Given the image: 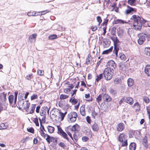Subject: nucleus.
I'll list each match as a JSON object with an SVG mask.
<instances>
[{
	"mask_svg": "<svg viewBox=\"0 0 150 150\" xmlns=\"http://www.w3.org/2000/svg\"><path fill=\"white\" fill-rule=\"evenodd\" d=\"M37 74L38 75H43V74L42 73V71L40 70H38L37 71Z\"/></svg>",
	"mask_w": 150,
	"mask_h": 150,
	"instance_id": "nucleus-62",
	"label": "nucleus"
},
{
	"mask_svg": "<svg viewBox=\"0 0 150 150\" xmlns=\"http://www.w3.org/2000/svg\"><path fill=\"white\" fill-rule=\"evenodd\" d=\"M79 126L77 124L73 125L71 129V130L74 132L79 131Z\"/></svg>",
	"mask_w": 150,
	"mask_h": 150,
	"instance_id": "nucleus-17",
	"label": "nucleus"
},
{
	"mask_svg": "<svg viewBox=\"0 0 150 150\" xmlns=\"http://www.w3.org/2000/svg\"><path fill=\"white\" fill-rule=\"evenodd\" d=\"M46 140L47 142L49 143H50L51 142L54 141L55 143L57 142V140L55 138L53 137H51L48 135V137L47 136L46 138Z\"/></svg>",
	"mask_w": 150,
	"mask_h": 150,
	"instance_id": "nucleus-12",
	"label": "nucleus"
},
{
	"mask_svg": "<svg viewBox=\"0 0 150 150\" xmlns=\"http://www.w3.org/2000/svg\"><path fill=\"white\" fill-rule=\"evenodd\" d=\"M97 21L99 23V25L101 23L102 20L101 19V18L100 16H98L97 17Z\"/></svg>",
	"mask_w": 150,
	"mask_h": 150,
	"instance_id": "nucleus-54",
	"label": "nucleus"
},
{
	"mask_svg": "<svg viewBox=\"0 0 150 150\" xmlns=\"http://www.w3.org/2000/svg\"><path fill=\"white\" fill-rule=\"evenodd\" d=\"M145 73L147 75H150V66L147 65L145 68Z\"/></svg>",
	"mask_w": 150,
	"mask_h": 150,
	"instance_id": "nucleus-20",
	"label": "nucleus"
},
{
	"mask_svg": "<svg viewBox=\"0 0 150 150\" xmlns=\"http://www.w3.org/2000/svg\"><path fill=\"white\" fill-rule=\"evenodd\" d=\"M141 20L138 16L134 15L131 18V20L133 21V29L137 30H140L141 29L142 25H143L146 23L147 21L142 18Z\"/></svg>",
	"mask_w": 150,
	"mask_h": 150,
	"instance_id": "nucleus-1",
	"label": "nucleus"
},
{
	"mask_svg": "<svg viewBox=\"0 0 150 150\" xmlns=\"http://www.w3.org/2000/svg\"><path fill=\"white\" fill-rule=\"evenodd\" d=\"M14 99V96L13 95H10L8 97V100L10 104L12 103Z\"/></svg>",
	"mask_w": 150,
	"mask_h": 150,
	"instance_id": "nucleus-39",
	"label": "nucleus"
},
{
	"mask_svg": "<svg viewBox=\"0 0 150 150\" xmlns=\"http://www.w3.org/2000/svg\"><path fill=\"white\" fill-rule=\"evenodd\" d=\"M118 23L124 24L125 23H127V22L123 20L118 19L116 20L115 21V23L117 24Z\"/></svg>",
	"mask_w": 150,
	"mask_h": 150,
	"instance_id": "nucleus-40",
	"label": "nucleus"
},
{
	"mask_svg": "<svg viewBox=\"0 0 150 150\" xmlns=\"http://www.w3.org/2000/svg\"><path fill=\"white\" fill-rule=\"evenodd\" d=\"M97 113L95 112V110H93L92 113V116L94 118H95V117L97 115Z\"/></svg>",
	"mask_w": 150,
	"mask_h": 150,
	"instance_id": "nucleus-50",
	"label": "nucleus"
},
{
	"mask_svg": "<svg viewBox=\"0 0 150 150\" xmlns=\"http://www.w3.org/2000/svg\"><path fill=\"white\" fill-rule=\"evenodd\" d=\"M134 83L133 80L131 78H129L127 80V84L129 86H132L133 84Z\"/></svg>",
	"mask_w": 150,
	"mask_h": 150,
	"instance_id": "nucleus-28",
	"label": "nucleus"
},
{
	"mask_svg": "<svg viewBox=\"0 0 150 150\" xmlns=\"http://www.w3.org/2000/svg\"><path fill=\"white\" fill-rule=\"evenodd\" d=\"M109 91L110 93L112 95H115L117 93L116 91L112 88L110 89Z\"/></svg>",
	"mask_w": 150,
	"mask_h": 150,
	"instance_id": "nucleus-42",
	"label": "nucleus"
},
{
	"mask_svg": "<svg viewBox=\"0 0 150 150\" xmlns=\"http://www.w3.org/2000/svg\"><path fill=\"white\" fill-rule=\"evenodd\" d=\"M71 91V89L69 88H66L64 90V91L66 93H67L68 92H70Z\"/></svg>",
	"mask_w": 150,
	"mask_h": 150,
	"instance_id": "nucleus-64",
	"label": "nucleus"
},
{
	"mask_svg": "<svg viewBox=\"0 0 150 150\" xmlns=\"http://www.w3.org/2000/svg\"><path fill=\"white\" fill-rule=\"evenodd\" d=\"M61 135L65 139L67 140H69L68 138L67 137V134L64 132L62 133Z\"/></svg>",
	"mask_w": 150,
	"mask_h": 150,
	"instance_id": "nucleus-44",
	"label": "nucleus"
},
{
	"mask_svg": "<svg viewBox=\"0 0 150 150\" xmlns=\"http://www.w3.org/2000/svg\"><path fill=\"white\" fill-rule=\"evenodd\" d=\"M48 131L50 133H52L54 130V128L53 127L50 126H48L47 127Z\"/></svg>",
	"mask_w": 150,
	"mask_h": 150,
	"instance_id": "nucleus-27",
	"label": "nucleus"
},
{
	"mask_svg": "<svg viewBox=\"0 0 150 150\" xmlns=\"http://www.w3.org/2000/svg\"><path fill=\"white\" fill-rule=\"evenodd\" d=\"M36 13H34V12H28V13L27 15L29 16H37V15H36Z\"/></svg>",
	"mask_w": 150,
	"mask_h": 150,
	"instance_id": "nucleus-47",
	"label": "nucleus"
},
{
	"mask_svg": "<svg viewBox=\"0 0 150 150\" xmlns=\"http://www.w3.org/2000/svg\"><path fill=\"white\" fill-rule=\"evenodd\" d=\"M38 98L37 94H34L31 97V100H33L37 99Z\"/></svg>",
	"mask_w": 150,
	"mask_h": 150,
	"instance_id": "nucleus-48",
	"label": "nucleus"
},
{
	"mask_svg": "<svg viewBox=\"0 0 150 150\" xmlns=\"http://www.w3.org/2000/svg\"><path fill=\"white\" fill-rule=\"evenodd\" d=\"M93 59L91 55L88 54V58L86 59V64L87 65H88L90 64V60Z\"/></svg>",
	"mask_w": 150,
	"mask_h": 150,
	"instance_id": "nucleus-22",
	"label": "nucleus"
},
{
	"mask_svg": "<svg viewBox=\"0 0 150 150\" xmlns=\"http://www.w3.org/2000/svg\"><path fill=\"white\" fill-rule=\"evenodd\" d=\"M136 0H128V3L131 6L135 5Z\"/></svg>",
	"mask_w": 150,
	"mask_h": 150,
	"instance_id": "nucleus-35",
	"label": "nucleus"
},
{
	"mask_svg": "<svg viewBox=\"0 0 150 150\" xmlns=\"http://www.w3.org/2000/svg\"><path fill=\"white\" fill-rule=\"evenodd\" d=\"M86 120L87 122L89 123L90 124L91 122V120L90 118V117L89 116H88L86 117Z\"/></svg>",
	"mask_w": 150,
	"mask_h": 150,
	"instance_id": "nucleus-59",
	"label": "nucleus"
},
{
	"mask_svg": "<svg viewBox=\"0 0 150 150\" xmlns=\"http://www.w3.org/2000/svg\"><path fill=\"white\" fill-rule=\"evenodd\" d=\"M103 98L104 100L107 102H110L112 100L111 97L107 94H104L103 96Z\"/></svg>",
	"mask_w": 150,
	"mask_h": 150,
	"instance_id": "nucleus-13",
	"label": "nucleus"
},
{
	"mask_svg": "<svg viewBox=\"0 0 150 150\" xmlns=\"http://www.w3.org/2000/svg\"><path fill=\"white\" fill-rule=\"evenodd\" d=\"M35 105L32 104L30 107V112L29 113L30 114H32L35 111Z\"/></svg>",
	"mask_w": 150,
	"mask_h": 150,
	"instance_id": "nucleus-34",
	"label": "nucleus"
},
{
	"mask_svg": "<svg viewBox=\"0 0 150 150\" xmlns=\"http://www.w3.org/2000/svg\"><path fill=\"white\" fill-rule=\"evenodd\" d=\"M145 53L146 55L150 56V47H146L145 49Z\"/></svg>",
	"mask_w": 150,
	"mask_h": 150,
	"instance_id": "nucleus-29",
	"label": "nucleus"
},
{
	"mask_svg": "<svg viewBox=\"0 0 150 150\" xmlns=\"http://www.w3.org/2000/svg\"><path fill=\"white\" fill-rule=\"evenodd\" d=\"M91 29L92 31H94L97 29V27L96 26H91Z\"/></svg>",
	"mask_w": 150,
	"mask_h": 150,
	"instance_id": "nucleus-61",
	"label": "nucleus"
},
{
	"mask_svg": "<svg viewBox=\"0 0 150 150\" xmlns=\"http://www.w3.org/2000/svg\"><path fill=\"white\" fill-rule=\"evenodd\" d=\"M147 37V35L146 34H144L140 36L138 40V43L139 45H142L146 40V38Z\"/></svg>",
	"mask_w": 150,
	"mask_h": 150,
	"instance_id": "nucleus-8",
	"label": "nucleus"
},
{
	"mask_svg": "<svg viewBox=\"0 0 150 150\" xmlns=\"http://www.w3.org/2000/svg\"><path fill=\"white\" fill-rule=\"evenodd\" d=\"M69 101L72 105H75L78 102V100L77 99L73 98H70Z\"/></svg>",
	"mask_w": 150,
	"mask_h": 150,
	"instance_id": "nucleus-25",
	"label": "nucleus"
},
{
	"mask_svg": "<svg viewBox=\"0 0 150 150\" xmlns=\"http://www.w3.org/2000/svg\"><path fill=\"white\" fill-rule=\"evenodd\" d=\"M39 121H40V125H41V127H42L41 128H40L41 129H43V131H45V129H44V126L42 125L41 120V118H40L39 117Z\"/></svg>",
	"mask_w": 150,
	"mask_h": 150,
	"instance_id": "nucleus-57",
	"label": "nucleus"
},
{
	"mask_svg": "<svg viewBox=\"0 0 150 150\" xmlns=\"http://www.w3.org/2000/svg\"><path fill=\"white\" fill-rule=\"evenodd\" d=\"M109 20L108 19H105L104 22L102 23V24L103 26L105 25L106 26L107 24L108 21Z\"/></svg>",
	"mask_w": 150,
	"mask_h": 150,
	"instance_id": "nucleus-49",
	"label": "nucleus"
},
{
	"mask_svg": "<svg viewBox=\"0 0 150 150\" xmlns=\"http://www.w3.org/2000/svg\"><path fill=\"white\" fill-rule=\"evenodd\" d=\"M40 133L42 136L44 137V138L47 137V136L48 137V135L47 134H45L43 132V129L40 128Z\"/></svg>",
	"mask_w": 150,
	"mask_h": 150,
	"instance_id": "nucleus-37",
	"label": "nucleus"
},
{
	"mask_svg": "<svg viewBox=\"0 0 150 150\" xmlns=\"http://www.w3.org/2000/svg\"><path fill=\"white\" fill-rule=\"evenodd\" d=\"M59 116L61 118V120L62 121L63 120L65 115L67 113V112H65L64 113H62L61 112H59Z\"/></svg>",
	"mask_w": 150,
	"mask_h": 150,
	"instance_id": "nucleus-32",
	"label": "nucleus"
},
{
	"mask_svg": "<svg viewBox=\"0 0 150 150\" xmlns=\"http://www.w3.org/2000/svg\"><path fill=\"white\" fill-rule=\"evenodd\" d=\"M110 38L113 42L114 45V50L113 51V53L115 54L117 57L118 55V52L119 50V45L118 44L120 43V41L116 36L111 37Z\"/></svg>",
	"mask_w": 150,
	"mask_h": 150,
	"instance_id": "nucleus-2",
	"label": "nucleus"
},
{
	"mask_svg": "<svg viewBox=\"0 0 150 150\" xmlns=\"http://www.w3.org/2000/svg\"><path fill=\"white\" fill-rule=\"evenodd\" d=\"M127 8L125 11V14L126 15L129 14H132L136 12L137 9L136 8H133L128 5L127 6Z\"/></svg>",
	"mask_w": 150,
	"mask_h": 150,
	"instance_id": "nucleus-5",
	"label": "nucleus"
},
{
	"mask_svg": "<svg viewBox=\"0 0 150 150\" xmlns=\"http://www.w3.org/2000/svg\"><path fill=\"white\" fill-rule=\"evenodd\" d=\"M107 65L109 66V67H111L115 69L116 67V64L115 62L113 60H110L108 62Z\"/></svg>",
	"mask_w": 150,
	"mask_h": 150,
	"instance_id": "nucleus-9",
	"label": "nucleus"
},
{
	"mask_svg": "<svg viewBox=\"0 0 150 150\" xmlns=\"http://www.w3.org/2000/svg\"><path fill=\"white\" fill-rule=\"evenodd\" d=\"M33 122L35 124V125L36 126H39L38 119L36 117L35 118H34L33 120Z\"/></svg>",
	"mask_w": 150,
	"mask_h": 150,
	"instance_id": "nucleus-45",
	"label": "nucleus"
},
{
	"mask_svg": "<svg viewBox=\"0 0 150 150\" xmlns=\"http://www.w3.org/2000/svg\"><path fill=\"white\" fill-rule=\"evenodd\" d=\"M72 82L74 84H73L71 86H70L71 87V88H72L74 86H75V88H78V86L79 84V83L80 82V81L79 80V79L78 77L76 78H75L72 79Z\"/></svg>",
	"mask_w": 150,
	"mask_h": 150,
	"instance_id": "nucleus-6",
	"label": "nucleus"
},
{
	"mask_svg": "<svg viewBox=\"0 0 150 150\" xmlns=\"http://www.w3.org/2000/svg\"><path fill=\"white\" fill-rule=\"evenodd\" d=\"M125 125L123 123H120L117 126V130L118 131H122L124 129Z\"/></svg>",
	"mask_w": 150,
	"mask_h": 150,
	"instance_id": "nucleus-10",
	"label": "nucleus"
},
{
	"mask_svg": "<svg viewBox=\"0 0 150 150\" xmlns=\"http://www.w3.org/2000/svg\"><path fill=\"white\" fill-rule=\"evenodd\" d=\"M6 96L7 93L4 92H3L1 95H0V112L3 110V106H5L6 103Z\"/></svg>",
	"mask_w": 150,
	"mask_h": 150,
	"instance_id": "nucleus-3",
	"label": "nucleus"
},
{
	"mask_svg": "<svg viewBox=\"0 0 150 150\" xmlns=\"http://www.w3.org/2000/svg\"><path fill=\"white\" fill-rule=\"evenodd\" d=\"M103 76H97L96 77V80L97 82L101 79L102 78V77Z\"/></svg>",
	"mask_w": 150,
	"mask_h": 150,
	"instance_id": "nucleus-56",
	"label": "nucleus"
},
{
	"mask_svg": "<svg viewBox=\"0 0 150 150\" xmlns=\"http://www.w3.org/2000/svg\"><path fill=\"white\" fill-rule=\"evenodd\" d=\"M58 133L61 134L64 131L62 129L61 127H58Z\"/></svg>",
	"mask_w": 150,
	"mask_h": 150,
	"instance_id": "nucleus-52",
	"label": "nucleus"
},
{
	"mask_svg": "<svg viewBox=\"0 0 150 150\" xmlns=\"http://www.w3.org/2000/svg\"><path fill=\"white\" fill-rule=\"evenodd\" d=\"M48 38L49 40H52L57 38V36L56 35H52L49 36Z\"/></svg>",
	"mask_w": 150,
	"mask_h": 150,
	"instance_id": "nucleus-43",
	"label": "nucleus"
},
{
	"mask_svg": "<svg viewBox=\"0 0 150 150\" xmlns=\"http://www.w3.org/2000/svg\"><path fill=\"white\" fill-rule=\"evenodd\" d=\"M67 116V120L69 122H74L76 120L77 115L75 112H71Z\"/></svg>",
	"mask_w": 150,
	"mask_h": 150,
	"instance_id": "nucleus-4",
	"label": "nucleus"
},
{
	"mask_svg": "<svg viewBox=\"0 0 150 150\" xmlns=\"http://www.w3.org/2000/svg\"><path fill=\"white\" fill-rule=\"evenodd\" d=\"M122 142V146H126L127 145V141L126 140L124 141L123 142Z\"/></svg>",
	"mask_w": 150,
	"mask_h": 150,
	"instance_id": "nucleus-58",
	"label": "nucleus"
},
{
	"mask_svg": "<svg viewBox=\"0 0 150 150\" xmlns=\"http://www.w3.org/2000/svg\"><path fill=\"white\" fill-rule=\"evenodd\" d=\"M132 107L133 108L137 110H140V106L138 103L137 102L134 104Z\"/></svg>",
	"mask_w": 150,
	"mask_h": 150,
	"instance_id": "nucleus-26",
	"label": "nucleus"
},
{
	"mask_svg": "<svg viewBox=\"0 0 150 150\" xmlns=\"http://www.w3.org/2000/svg\"><path fill=\"white\" fill-rule=\"evenodd\" d=\"M143 100L146 103H148L150 102V99L147 97H144Z\"/></svg>",
	"mask_w": 150,
	"mask_h": 150,
	"instance_id": "nucleus-46",
	"label": "nucleus"
},
{
	"mask_svg": "<svg viewBox=\"0 0 150 150\" xmlns=\"http://www.w3.org/2000/svg\"><path fill=\"white\" fill-rule=\"evenodd\" d=\"M119 57L121 59L123 60H125L126 59V57L124 54L119 53Z\"/></svg>",
	"mask_w": 150,
	"mask_h": 150,
	"instance_id": "nucleus-36",
	"label": "nucleus"
},
{
	"mask_svg": "<svg viewBox=\"0 0 150 150\" xmlns=\"http://www.w3.org/2000/svg\"><path fill=\"white\" fill-rule=\"evenodd\" d=\"M110 40L107 38H104L103 39V42L104 43V47H106L108 46V44L110 45Z\"/></svg>",
	"mask_w": 150,
	"mask_h": 150,
	"instance_id": "nucleus-14",
	"label": "nucleus"
},
{
	"mask_svg": "<svg viewBox=\"0 0 150 150\" xmlns=\"http://www.w3.org/2000/svg\"><path fill=\"white\" fill-rule=\"evenodd\" d=\"M101 100V96L100 95H99L97 98H96V100L98 102V103H99L100 102Z\"/></svg>",
	"mask_w": 150,
	"mask_h": 150,
	"instance_id": "nucleus-53",
	"label": "nucleus"
},
{
	"mask_svg": "<svg viewBox=\"0 0 150 150\" xmlns=\"http://www.w3.org/2000/svg\"><path fill=\"white\" fill-rule=\"evenodd\" d=\"M113 70V69L110 67H107L105 68L104 70L103 75H108L109 74L110 75H112Z\"/></svg>",
	"mask_w": 150,
	"mask_h": 150,
	"instance_id": "nucleus-7",
	"label": "nucleus"
},
{
	"mask_svg": "<svg viewBox=\"0 0 150 150\" xmlns=\"http://www.w3.org/2000/svg\"><path fill=\"white\" fill-rule=\"evenodd\" d=\"M36 34H32L31 35H30L29 37V40H30L31 42H32V41L31 40H35L36 37Z\"/></svg>",
	"mask_w": 150,
	"mask_h": 150,
	"instance_id": "nucleus-33",
	"label": "nucleus"
},
{
	"mask_svg": "<svg viewBox=\"0 0 150 150\" xmlns=\"http://www.w3.org/2000/svg\"><path fill=\"white\" fill-rule=\"evenodd\" d=\"M82 139L83 141L86 142L88 139V138L86 137H83Z\"/></svg>",
	"mask_w": 150,
	"mask_h": 150,
	"instance_id": "nucleus-60",
	"label": "nucleus"
},
{
	"mask_svg": "<svg viewBox=\"0 0 150 150\" xmlns=\"http://www.w3.org/2000/svg\"><path fill=\"white\" fill-rule=\"evenodd\" d=\"M91 128L93 131H97L99 129V125L98 123L95 122L92 125Z\"/></svg>",
	"mask_w": 150,
	"mask_h": 150,
	"instance_id": "nucleus-11",
	"label": "nucleus"
},
{
	"mask_svg": "<svg viewBox=\"0 0 150 150\" xmlns=\"http://www.w3.org/2000/svg\"><path fill=\"white\" fill-rule=\"evenodd\" d=\"M121 82V79L120 78H115L114 80V83L115 84H118Z\"/></svg>",
	"mask_w": 150,
	"mask_h": 150,
	"instance_id": "nucleus-38",
	"label": "nucleus"
},
{
	"mask_svg": "<svg viewBox=\"0 0 150 150\" xmlns=\"http://www.w3.org/2000/svg\"><path fill=\"white\" fill-rule=\"evenodd\" d=\"M27 130L28 132H31V133H34V129L33 128L31 127L29 128H28L27 129Z\"/></svg>",
	"mask_w": 150,
	"mask_h": 150,
	"instance_id": "nucleus-55",
	"label": "nucleus"
},
{
	"mask_svg": "<svg viewBox=\"0 0 150 150\" xmlns=\"http://www.w3.org/2000/svg\"><path fill=\"white\" fill-rule=\"evenodd\" d=\"M147 137L146 136H145L143 139V143L144 144V146L145 147H147L148 145H147Z\"/></svg>",
	"mask_w": 150,
	"mask_h": 150,
	"instance_id": "nucleus-30",
	"label": "nucleus"
},
{
	"mask_svg": "<svg viewBox=\"0 0 150 150\" xmlns=\"http://www.w3.org/2000/svg\"><path fill=\"white\" fill-rule=\"evenodd\" d=\"M80 112L81 114L83 116H85L86 115L85 111V105H83L80 108Z\"/></svg>",
	"mask_w": 150,
	"mask_h": 150,
	"instance_id": "nucleus-18",
	"label": "nucleus"
},
{
	"mask_svg": "<svg viewBox=\"0 0 150 150\" xmlns=\"http://www.w3.org/2000/svg\"><path fill=\"white\" fill-rule=\"evenodd\" d=\"M124 34V30L122 29H119L118 31V35L119 37H121Z\"/></svg>",
	"mask_w": 150,
	"mask_h": 150,
	"instance_id": "nucleus-31",
	"label": "nucleus"
},
{
	"mask_svg": "<svg viewBox=\"0 0 150 150\" xmlns=\"http://www.w3.org/2000/svg\"><path fill=\"white\" fill-rule=\"evenodd\" d=\"M23 100V99L22 100H20L18 102V108L20 109H21L22 108H23L24 104L25 103V101Z\"/></svg>",
	"mask_w": 150,
	"mask_h": 150,
	"instance_id": "nucleus-16",
	"label": "nucleus"
},
{
	"mask_svg": "<svg viewBox=\"0 0 150 150\" xmlns=\"http://www.w3.org/2000/svg\"><path fill=\"white\" fill-rule=\"evenodd\" d=\"M125 135L122 133L120 134L119 137V140L120 142H123L124 141L126 140L125 139Z\"/></svg>",
	"mask_w": 150,
	"mask_h": 150,
	"instance_id": "nucleus-19",
	"label": "nucleus"
},
{
	"mask_svg": "<svg viewBox=\"0 0 150 150\" xmlns=\"http://www.w3.org/2000/svg\"><path fill=\"white\" fill-rule=\"evenodd\" d=\"M125 100L126 103L130 105H132L133 103V99L132 98L130 97L127 98Z\"/></svg>",
	"mask_w": 150,
	"mask_h": 150,
	"instance_id": "nucleus-15",
	"label": "nucleus"
},
{
	"mask_svg": "<svg viewBox=\"0 0 150 150\" xmlns=\"http://www.w3.org/2000/svg\"><path fill=\"white\" fill-rule=\"evenodd\" d=\"M136 148V144L134 142L131 143L129 145V150H135Z\"/></svg>",
	"mask_w": 150,
	"mask_h": 150,
	"instance_id": "nucleus-21",
	"label": "nucleus"
},
{
	"mask_svg": "<svg viewBox=\"0 0 150 150\" xmlns=\"http://www.w3.org/2000/svg\"><path fill=\"white\" fill-rule=\"evenodd\" d=\"M69 97V96L67 95L64 94H61L60 95V98L61 99H65L68 98Z\"/></svg>",
	"mask_w": 150,
	"mask_h": 150,
	"instance_id": "nucleus-41",
	"label": "nucleus"
},
{
	"mask_svg": "<svg viewBox=\"0 0 150 150\" xmlns=\"http://www.w3.org/2000/svg\"><path fill=\"white\" fill-rule=\"evenodd\" d=\"M25 103L24 104L23 108L26 110H27L29 108L30 103L28 102H26V101H25Z\"/></svg>",
	"mask_w": 150,
	"mask_h": 150,
	"instance_id": "nucleus-24",
	"label": "nucleus"
},
{
	"mask_svg": "<svg viewBox=\"0 0 150 150\" xmlns=\"http://www.w3.org/2000/svg\"><path fill=\"white\" fill-rule=\"evenodd\" d=\"M113 49V47H111L109 49L104 51L102 53L103 54H107L111 52Z\"/></svg>",
	"mask_w": 150,
	"mask_h": 150,
	"instance_id": "nucleus-23",
	"label": "nucleus"
},
{
	"mask_svg": "<svg viewBox=\"0 0 150 150\" xmlns=\"http://www.w3.org/2000/svg\"><path fill=\"white\" fill-rule=\"evenodd\" d=\"M105 78L107 80H109L111 79L112 78V76H104Z\"/></svg>",
	"mask_w": 150,
	"mask_h": 150,
	"instance_id": "nucleus-51",
	"label": "nucleus"
},
{
	"mask_svg": "<svg viewBox=\"0 0 150 150\" xmlns=\"http://www.w3.org/2000/svg\"><path fill=\"white\" fill-rule=\"evenodd\" d=\"M59 145L61 147H64L65 146V144L62 142H60L59 144Z\"/></svg>",
	"mask_w": 150,
	"mask_h": 150,
	"instance_id": "nucleus-63",
	"label": "nucleus"
}]
</instances>
